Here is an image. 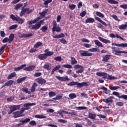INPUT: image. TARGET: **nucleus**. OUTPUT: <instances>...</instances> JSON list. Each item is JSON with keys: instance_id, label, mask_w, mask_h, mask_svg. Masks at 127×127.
I'll return each mask as SVG.
<instances>
[{"instance_id": "nucleus-1", "label": "nucleus", "mask_w": 127, "mask_h": 127, "mask_svg": "<svg viewBox=\"0 0 127 127\" xmlns=\"http://www.w3.org/2000/svg\"><path fill=\"white\" fill-rule=\"evenodd\" d=\"M97 76L99 77H103V79H107V80H115V79H117L116 77L113 76L112 75H108V73L104 72H97L96 73Z\"/></svg>"}, {"instance_id": "nucleus-2", "label": "nucleus", "mask_w": 127, "mask_h": 127, "mask_svg": "<svg viewBox=\"0 0 127 127\" xmlns=\"http://www.w3.org/2000/svg\"><path fill=\"white\" fill-rule=\"evenodd\" d=\"M67 86H77V88H82V87H88V83L86 82H78L77 81H71L69 83L67 84Z\"/></svg>"}, {"instance_id": "nucleus-3", "label": "nucleus", "mask_w": 127, "mask_h": 127, "mask_svg": "<svg viewBox=\"0 0 127 127\" xmlns=\"http://www.w3.org/2000/svg\"><path fill=\"white\" fill-rule=\"evenodd\" d=\"M36 105V103H27L24 104V107L26 108H22L21 109V110L19 111V112H20V113H21V115H22V113H24V111H25V110L30 109V108H29V107H32V106H35Z\"/></svg>"}, {"instance_id": "nucleus-4", "label": "nucleus", "mask_w": 127, "mask_h": 127, "mask_svg": "<svg viewBox=\"0 0 127 127\" xmlns=\"http://www.w3.org/2000/svg\"><path fill=\"white\" fill-rule=\"evenodd\" d=\"M33 10H34V9H29V8H24V7H23L20 13V16H23L25 13H26V14H29V13H31Z\"/></svg>"}, {"instance_id": "nucleus-5", "label": "nucleus", "mask_w": 127, "mask_h": 127, "mask_svg": "<svg viewBox=\"0 0 127 127\" xmlns=\"http://www.w3.org/2000/svg\"><path fill=\"white\" fill-rule=\"evenodd\" d=\"M73 68L75 70L78 69V70L76 71V74H81L85 71V68L83 67V66L80 64H76L73 66Z\"/></svg>"}, {"instance_id": "nucleus-6", "label": "nucleus", "mask_w": 127, "mask_h": 127, "mask_svg": "<svg viewBox=\"0 0 127 127\" xmlns=\"http://www.w3.org/2000/svg\"><path fill=\"white\" fill-rule=\"evenodd\" d=\"M79 53L82 57H90L93 55V54L89 53L88 51L80 50Z\"/></svg>"}, {"instance_id": "nucleus-7", "label": "nucleus", "mask_w": 127, "mask_h": 127, "mask_svg": "<svg viewBox=\"0 0 127 127\" xmlns=\"http://www.w3.org/2000/svg\"><path fill=\"white\" fill-rule=\"evenodd\" d=\"M40 19V17H38L37 18L34 19L33 20L28 21L27 23L28 24V28H32V25L31 24H33L34 23H36L37 21H38Z\"/></svg>"}, {"instance_id": "nucleus-8", "label": "nucleus", "mask_w": 127, "mask_h": 127, "mask_svg": "<svg viewBox=\"0 0 127 127\" xmlns=\"http://www.w3.org/2000/svg\"><path fill=\"white\" fill-rule=\"evenodd\" d=\"M94 18L95 19H96V20H97V21H99V22L102 23V24H103V25H104V26H108V25L111 26V23H108V24H107L106 22H104L103 20H102V19H101V18H99L98 17L95 16Z\"/></svg>"}, {"instance_id": "nucleus-9", "label": "nucleus", "mask_w": 127, "mask_h": 127, "mask_svg": "<svg viewBox=\"0 0 127 127\" xmlns=\"http://www.w3.org/2000/svg\"><path fill=\"white\" fill-rule=\"evenodd\" d=\"M56 79L60 80V81H70V78H68V76H66L65 77H61L59 76H56Z\"/></svg>"}, {"instance_id": "nucleus-10", "label": "nucleus", "mask_w": 127, "mask_h": 127, "mask_svg": "<svg viewBox=\"0 0 127 127\" xmlns=\"http://www.w3.org/2000/svg\"><path fill=\"white\" fill-rule=\"evenodd\" d=\"M36 81L38 84H40L41 85H43L46 83V80L44 78H38L36 79Z\"/></svg>"}, {"instance_id": "nucleus-11", "label": "nucleus", "mask_w": 127, "mask_h": 127, "mask_svg": "<svg viewBox=\"0 0 127 127\" xmlns=\"http://www.w3.org/2000/svg\"><path fill=\"white\" fill-rule=\"evenodd\" d=\"M32 35H33L32 33H30V34L23 33L21 34V35H19V37L20 38H27V37H31Z\"/></svg>"}, {"instance_id": "nucleus-12", "label": "nucleus", "mask_w": 127, "mask_h": 127, "mask_svg": "<svg viewBox=\"0 0 127 127\" xmlns=\"http://www.w3.org/2000/svg\"><path fill=\"white\" fill-rule=\"evenodd\" d=\"M112 46H117V47H127V43H122V44H117V43H112Z\"/></svg>"}, {"instance_id": "nucleus-13", "label": "nucleus", "mask_w": 127, "mask_h": 127, "mask_svg": "<svg viewBox=\"0 0 127 127\" xmlns=\"http://www.w3.org/2000/svg\"><path fill=\"white\" fill-rule=\"evenodd\" d=\"M111 56L110 55H106L103 57L102 61L103 62H109V60L111 59Z\"/></svg>"}, {"instance_id": "nucleus-14", "label": "nucleus", "mask_w": 127, "mask_h": 127, "mask_svg": "<svg viewBox=\"0 0 127 127\" xmlns=\"http://www.w3.org/2000/svg\"><path fill=\"white\" fill-rule=\"evenodd\" d=\"M113 52H115V55L119 56V54L121 53V51H119V48H117L116 47H112ZM118 53L119 54H118Z\"/></svg>"}, {"instance_id": "nucleus-15", "label": "nucleus", "mask_w": 127, "mask_h": 127, "mask_svg": "<svg viewBox=\"0 0 127 127\" xmlns=\"http://www.w3.org/2000/svg\"><path fill=\"white\" fill-rule=\"evenodd\" d=\"M20 109V105H12L10 107V110H11L13 112L19 110Z\"/></svg>"}, {"instance_id": "nucleus-16", "label": "nucleus", "mask_w": 127, "mask_h": 127, "mask_svg": "<svg viewBox=\"0 0 127 127\" xmlns=\"http://www.w3.org/2000/svg\"><path fill=\"white\" fill-rule=\"evenodd\" d=\"M35 68H36L35 65H31L30 66L24 68L23 70H24V71H33Z\"/></svg>"}, {"instance_id": "nucleus-17", "label": "nucleus", "mask_w": 127, "mask_h": 127, "mask_svg": "<svg viewBox=\"0 0 127 127\" xmlns=\"http://www.w3.org/2000/svg\"><path fill=\"white\" fill-rule=\"evenodd\" d=\"M110 37H111V38H120V39H121V40H124V38L121 37L120 35H119V34H110L109 35Z\"/></svg>"}, {"instance_id": "nucleus-18", "label": "nucleus", "mask_w": 127, "mask_h": 127, "mask_svg": "<svg viewBox=\"0 0 127 127\" xmlns=\"http://www.w3.org/2000/svg\"><path fill=\"white\" fill-rule=\"evenodd\" d=\"M13 115L15 119H16V118H20V117H23V115H22L19 111L13 112Z\"/></svg>"}, {"instance_id": "nucleus-19", "label": "nucleus", "mask_w": 127, "mask_h": 127, "mask_svg": "<svg viewBox=\"0 0 127 127\" xmlns=\"http://www.w3.org/2000/svg\"><path fill=\"white\" fill-rule=\"evenodd\" d=\"M98 38L100 41L103 42V43H105L106 44L111 43V41L108 39H104L101 37H99Z\"/></svg>"}, {"instance_id": "nucleus-20", "label": "nucleus", "mask_w": 127, "mask_h": 127, "mask_svg": "<svg viewBox=\"0 0 127 127\" xmlns=\"http://www.w3.org/2000/svg\"><path fill=\"white\" fill-rule=\"evenodd\" d=\"M38 58L40 59V60H44L47 58V57L46 56V54H40L38 56Z\"/></svg>"}, {"instance_id": "nucleus-21", "label": "nucleus", "mask_w": 127, "mask_h": 127, "mask_svg": "<svg viewBox=\"0 0 127 127\" xmlns=\"http://www.w3.org/2000/svg\"><path fill=\"white\" fill-rule=\"evenodd\" d=\"M8 39V43H11L12 41H13V39H14V34H11L9 36Z\"/></svg>"}, {"instance_id": "nucleus-22", "label": "nucleus", "mask_w": 127, "mask_h": 127, "mask_svg": "<svg viewBox=\"0 0 127 127\" xmlns=\"http://www.w3.org/2000/svg\"><path fill=\"white\" fill-rule=\"evenodd\" d=\"M70 64L71 65H75L78 63V62L77 60H76V59L75 58L71 57L70 58Z\"/></svg>"}, {"instance_id": "nucleus-23", "label": "nucleus", "mask_w": 127, "mask_h": 127, "mask_svg": "<svg viewBox=\"0 0 127 127\" xmlns=\"http://www.w3.org/2000/svg\"><path fill=\"white\" fill-rule=\"evenodd\" d=\"M112 99H114L113 96H110L108 99H104L103 102H105V103H113Z\"/></svg>"}, {"instance_id": "nucleus-24", "label": "nucleus", "mask_w": 127, "mask_h": 127, "mask_svg": "<svg viewBox=\"0 0 127 127\" xmlns=\"http://www.w3.org/2000/svg\"><path fill=\"white\" fill-rule=\"evenodd\" d=\"M7 47V45L5 44L0 48V56L4 52L5 47Z\"/></svg>"}, {"instance_id": "nucleus-25", "label": "nucleus", "mask_w": 127, "mask_h": 127, "mask_svg": "<svg viewBox=\"0 0 127 127\" xmlns=\"http://www.w3.org/2000/svg\"><path fill=\"white\" fill-rule=\"evenodd\" d=\"M39 28H40V24H38V23H36L32 26L31 29L32 30H34V29L37 30V29H39Z\"/></svg>"}, {"instance_id": "nucleus-26", "label": "nucleus", "mask_w": 127, "mask_h": 127, "mask_svg": "<svg viewBox=\"0 0 127 127\" xmlns=\"http://www.w3.org/2000/svg\"><path fill=\"white\" fill-rule=\"evenodd\" d=\"M86 23H93L95 22V19L93 18H88L85 20Z\"/></svg>"}, {"instance_id": "nucleus-27", "label": "nucleus", "mask_w": 127, "mask_h": 127, "mask_svg": "<svg viewBox=\"0 0 127 127\" xmlns=\"http://www.w3.org/2000/svg\"><path fill=\"white\" fill-rule=\"evenodd\" d=\"M24 67H26V64H22L21 66L15 67L14 68V71H19V70H21L22 69H23Z\"/></svg>"}, {"instance_id": "nucleus-28", "label": "nucleus", "mask_w": 127, "mask_h": 127, "mask_svg": "<svg viewBox=\"0 0 127 127\" xmlns=\"http://www.w3.org/2000/svg\"><path fill=\"white\" fill-rule=\"evenodd\" d=\"M95 44L97 46H99V47H103L104 46H103V44L101 43L99 40H95L94 41Z\"/></svg>"}, {"instance_id": "nucleus-29", "label": "nucleus", "mask_w": 127, "mask_h": 127, "mask_svg": "<svg viewBox=\"0 0 127 127\" xmlns=\"http://www.w3.org/2000/svg\"><path fill=\"white\" fill-rule=\"evenodd\" d=\"M52 31L53 33H54L55 31H56V32H60V31H61V28H60V27L56 26L55 27V28H54V29L52 28Z\"/></svg>"}, {"instance_id": "nucleus-30", "label": "nucleus", "mask_w": 127, "mask_h": 127, "mask_svg": "<svg viewBox=\"0 0 127 127\" xmlns=\"http://www.w3.org/2000/svg\"><path fill=\"white\" fill-rule=\"evenodd\" d=\"M21 90L22 92L26 93V94H28V95H30V94H31V92L28 91V88L27 87L22 88Z\"/></svg>"}, {"instance_id": "nucleus-31", "label": "nucleus", "mask_w": 127, "mask_h": 127, "mask_svg": "<svg viewBox=\"0 0 127 127\" xmlns=\"http://www.w3.org/2000/svg\"><path fill=\"white\" fill-rule=\"evenodd\" d=\"M60 68H61V66H60V65H59L56 66L52 70L51 74L53 75V74H54V72H55L56 71H57V70H59V69H60Z\"/></svg>"}, {"instance_id": "nucleus-32", "label": "nucleus", "mask_w": 127, "mask_h": 127, "mask_svg": "<svg viewBox=\"0 0 127 127\" xmlns=\"http://www.w3.org/2000/svg\"><path fill=\"white\" fill-rule=\"evenodd\" d=\"M16 21H17L19 24H22L24 22V20L20 17L17 16V18Z\"/></svg>"}, {"instance_id": "nucleus-33", "label": "nucleus", "mask_w": 127, "mask_h": 127, "mask_svg": "<svg viewBox=\"0 0 127 127\" xmlns=\"http://www.w3.org/2000/svg\"><path fill=\"white\" fill-rule=\"evenodd\" d=\"M53 38H63V37H65V35L63 33H61L59 35H55L53 36Z\"/></svg>"}, {"instance_id": "nucleus-34", "label": "nucleus", "mask_w": 127, "mask_h": 127, "mask_svg": "<svg viewBox=\"0 0 127 127\" xmlns=\"http://www.w3.org/2000/svg\"><path fill=\"white\" fill-rule=\"evenodd\" d=\"M119 29H121V30H125V29H127V24H122L121 25L119 26Z\"/></svg>"}, {"instance_id": "nucleus-35", "label": "nucleus", "mask_w": 127, "mask_h": 127, "mask_svg": "<svg viewBox=\"0 0 127 127\" xmlns=\"http://www.w3.org/2000/svg\"><path fill=\"white\" fill-rule=\"evenodd\" d=\"M16 76V73L15 72H13L11 73V74L7 76V79L8 80H10V79H12L13 77H15Z\"/></svg>"}, {"instance_id": "nucleus-36", "label": "nucleus", "mask_w": 127, "mask_h": 127, "mask_svg": "<svg viewBox=\"0 0 127 127\" xmlns=\"http://www.w3.org/2000/svg\"><path fill=\"white\" fill-rule=\"evenodd\" d=\"M36 87H37V83H36V82H34L31 88V89H30L31 92H34L35 91Z\"/></svg>"}, {"instance_id": "nucleus-37", "label": "nucleus", "mask_w": 127, "mask_h": 127, "mask_svg": "<svg viewBox=\"0 0 127 127\" xmlns=\"http://www.w3.org/2000/svg\"><path fill=\"white\" fill-rule=\"evenodd\" d=\"M25 80H26V77L20 78L17 80V83H18V84H20L21 82H23V81H25Z\"/></svg>"}, {"instance_id": "nucleus-38", "label": "nucleus", "mask_w": 127, "mask_h": 127, "mask_svg": "<svg viewBox=\"0 0 127 127\" xmlns=\"http://www.w3.org/2000/svg\"><path fill=\"white\" fill-rule=\"evenodd\" d=\"M44 0V4L45 5V7H48V4L50 3V2H52V0Z\"/></svg>"}, {"instance_id": "nucleus-39", "label": "nucleus", "mask_w": 127, "mask_h": 127, "mask_svg": "<svg viewBox=\"0 0 127 127\" xmlns=\"http://www.w3.org/2000/svg\"><path fill=\"white\" fill-rule=\"evenodd\" d=\"M88 117L89 119H91V120L96 119V114H92V113H89Z\"/></svg>"}, {"instance_id": "nucleus-40", "label": "nucleus", "mask_w": 127, "mask_h": 127, "mask_svg": "<svg viewBox=\"0 0 127 127\" xmlns=\"http://www.w3.org/2000/svg\"><path fill=\"white\" fill-rule=\"evenodd\" d=\"M42 45V43L41 42H37L34 46V48H35L36 49H37V48L40 47Z\"/></svg>"}, {"instance_id": "nucleus-41", "label": "nucleus", "mask_w": 127, "mask_h": 127, "mask_svg": "<svg viewBox=\"0 0 127 127\" xmlns=\"http://www.w3.org/2000/svg\"><path fill=\"white\" fill-rule=\"evenodd\" d=\"M22 6H23V4L18 3L15 5L14 9H18Z\"/></svg>"}, {"instance_id": "nucleus-42", "label": "nucleus", "mask_w": 127, "mask_h": 127, "mask_svg": "<svg viewBox=\"0 0 127 127\" xmlns=\"http://www.w3.org/2000/svg\"><path fill=\"white\" fill-rule=\"evenodd\" d=\"M107 1L109 3H111V4H118V3H119L118 1L115 0H108Z\"/></svg>"}, {"instance_id": "nucleus-43", "label": "nucleus", "mask_w": 127, "mask_h": 127, "mask_svg": "<svg viewBox=\"0 0 127 127\" xmlns=\"http://www.w3.org/2000/svg\"><path fill=\"white\" fill-rule=\"evenodd\" d=\"M41 30L44 33L48 30V27L47 26H44L41 28Z\"/></svg>"}, {"instance_id": "nucleus-44", "label": "nucleus", "mask_w": 127, "mask_h": 127, "mask_svg": "<svg viewBox=\"0 0 127 127\" xmlns=\"http://www.w3.org/2000/svg\"><path fill=\"white\" fill-rule=\"evenodd\" d=\"M35 118L36 119H46L47 117L44 115H35Z\"/></svg>"}, {"instance_id": "nucleus-45", "label": "nucleus", "mask_w": 127, "mask_h": 127, "mask_svg": "<svg viewBox=\"0 0 127 127\" xmlns=\"http://www.w3.org/2000/svg\"><path fill=\"white\" fill-rule=\"evenodd\" d=\"M16 16L17 17H16L14 14H12L10 15V18H11L12 20L16 21V20H17V15H16Z\"/></svg>"}, {"instance_id": "nucleus-46", "label": "nucleus", "mask_w": 127, "mask_h": 127, "mask_svg": "<svg viewBox=\"0 0 127 127\" xmlns=\"http://www.w3.org/2000/svg\"><path fill=\"white\" fill-rule=\"evenodd\" d=\"M6 83L7 84V86L9 87L11 86V85H12L13 83H14V81H13V80H8Z\"/></svg>"}, {"instance_id": "nucleus-47", "label": "nucleus", "mask_w": 127, "mask_h": 127, "mask_svg": "<svg viewBox=\"0 0 127 127\" xmlns=\"http://www.w3.org/2000/svg\"><path fill=\"white\" fill-rule=\"evenodd\" d=\"M43 68L44 69H46V70H50V69H51V67H50V65H49V64H44Z\"/></svg>"}, {"instance_id": "nucleus-48", "label": "nucleus", "mask_w": 127, "mask_h": 127, "mask_svg": "<svg viewBox=\"0 0 127 127\" xmlns=\"http://www.w3.org/2000/svg\"><path fill=\"white\" fill-rule=\"evenodd\" d=\"M63 67L64 68H67V69H72L73 66L71 64H64Z\"/></svg>"}, {"instance_id": "nucleus-49", "label": "nucleus", "mask_w": 127, "mask_h": 127, "mask_svg": "<svg viewBox=\"0 0 127 127\" xmlns=\"http://www.w3.org/2000/svg\"><path fill=\"white\" fill-rule=\"evenodd\" d=\"M120 86L109 87V89L111 90V91H116V90H118V89H120Z\"/></svg>"}, {"instance_id": "nucleus-50", "label": "nucleus", "mask_w": 127, "mask_h": 127, "mask_svg": "<svg viewBox=\"0 0 127 127\" xmlns=\"http://www.w3.org/2000/svg\"><path fill=\"white\" fill-rule=\"evenodd\" d=\"M17 26H18L17 24L12 25L8 28V29L9 30H11L12 29H15V28H16Z\"/></svg>"}, {"instance_id": "nucleus-51", "label": "nucleus", "mask_w": 127, "mask_h": 127, "mask_svg": "<svg viewBox=\"0 0 127 127\" xmlns=\"http://www.w3.org/2000/svg\"><path fill=\"white\" fill-rule=\"evenodd\" d=\"M96 15L102 18L105 17V15H104V14L101 13V12H96Z\"/></svg>"}, {"instance_id": "nucleus-52", "label": "nucleus", "mask_w": 127, "mask_h": 127, "mask_svg": "<svg viewBox=\"0 0 127 127\" xmlns=\"http://www.w3.org/2000/svg\"><path fill=\"white\" fill-rule=\"evenodd\" d=\"M29 122H30V119L29 118H26L24 120H20V123H22V124H24V123H28Z\"/></svg>"}, {"instance_id": "nucleus-53", "label": "nucleus", "mask_w": 127, "mask_h": 127, "mask_svg": "<svg viewBox=\"0 0 127 127\" xmlns=\"http://www.w3.org/2000/svg\"><path fill=\"white\" fill-rule=\"evenodd\" d=\"M77 96L74 93H70L69 94V97L70 99L73 100V99H75Z\"/></svg>"}, {"instance_id": "nucleus-54", "label": "nucleus", "mask_w": 127, "mask_h": 127, "mask_svg": "<svg viewBox=\"0 0 127 127\" xmlns=\"http://www.w3.org/2000/svg\"><path fill=\"white\" fill-rule=\"evenodd\" d=\"M60 42L63 44H68V42L65 40L64 38H62V39H60Z\"/></svg>"}, {"instance_id": "nucleus-55", "label": "nucleus", "mask_w": 127, "mask_h": 127, "mask_svg": "<svg viewBox=\"0 0 127 127\" xmlns=\"http://www.w3.org/2000/svg\"><path fill=\"white\" fill-rule=\"evenodd\" d=\"M49 96L50 98H51L52 97H54L55 96H56V93L53 91H51L49 93Z\"/></svg>"}, {"instance_id": "nucleus-56", "label": "nucleus", "mask_w": 127, "mask_h": 127, "mask_svg": "<svg viewBox=\"0 0 127 127\" xmlns=\"http://www.w3.org/2000/svg\"><path fill=\"white\" fill-rule=\"evenodd\" d=\"M45 54L47 57H48L49 56H52V55H53V54H54V52L49 51L45 53Z\"/></svg>"}, {"instance_id": "nucleus-57", "label": "nucleus", "mask_w": 127, "mask_h": 127, "mask_svg": "<svg viewBox=\"0 0 127 127\" xmlns=\"http://www.w3.org/2000/svg\"><path fill=\"white\" fill-rule=\"evenodd\" d=\"M113 95L114 96H116L118 98H121V96L120 95V93L117 91H114L113 92Z\"/></svg>"}, {"instance_id": "nucleus-58", "label": "nucleus", "mask_w": 127, "mask_h": 127, "mask_svg": "<svg viewBox=\"0 0 127 127\" xmlns=\"http://www.w3.org/2000/svg\"><path fill=\"white\" fill-rule=\"evenodd\" d=\"M45 10L46 11H43V12L39 13L40 15H41V16H43V17H44V16H45V14H46V13H47V11L48 10L47 9H46Z\"/></svg>"}, {"instance_id": "nucleus-59", "label": "nucleus", "mask_w": 127, "mask_h": 127, "mask_svg": "<svg viewBox=\"0 0 127 127\" xmlns=\"http://www.w3.org/2000/svg\"><path fill=\"white\" fill-rule=\"evenodd\" d=\"M89 52H97L98 51V49L96 48H93L88 50Z\"/></svg>"}, {"instance_id": "nucleus-60", "label": "nucleus", "mask_w": 127, "mask_h": 127, "mask_svg": "<svg viewBox=\"0 0 127 127\" xmlns=\"http://www.w3.org/2000/svg\"><path fill=\"white\" fill-rule=\"evenodd\" d=\"M84 119L85 120V121H86V123H87V124L89 126L92 125V122H91V120H89L87 118H84Z\"/></svg>"}, {"instance_id": "nucleus-61", "label": "nucleus", "mask_w": 127, "mask_h": 127, "mask_svg": "<svg viewBox=\"0 0 127 127\" xmlns=\"http://www.w3.org/2000/svg\"><path fill=\"white\" fill-rule=\"evenodd\" d=\"M75 7H76V5L74 4H72L71 5H69V8L71 9V10H73L75 9Z\"/></svg>"}, {"instance_id": "nucleus-62", "label": "nucleus", "mask_w": 127, "mask_h": 127, "mask_svg": "<svg viewBox=\"0 0 127 127\" xmlns=\"http://www.w3.org/2000/svg\"><path fill=\"white\" fill-rule=\"evenodd\" d=\"M124 102H118L116 103V106H118V107H123L124 106Z\"/></svg>"}, {"instance_id": "nucleus-63", "label": "nucleus", "mask_w": 127, "mask_h": 127, "mask_svg": "<svg viewBox=\"0 0 127 127\" xmlns=\"http://www.w3.org/2000/svg\"><path fill=\"white\" fill-rule=\"evenodd\" d=\"M29 125H30V126H36L37 123L36 122H35V121L34 120H32L31 121L30 123H29Z\"/></svg>"}, {"instance_id": "nucleus-64", "label": "nucleus", "mask_w": 127, "mask_h": 127, "mask_svg": "<svg viewBox=\"0 0 127 127\" xmlns=\"http://www.w3.org/2000/svg\"><path fill=\"white\" fill-rule=\"evenodd\" d=\"M54 60L56 61H61L62 60V58H61L60 56H58L54 58Z\"/></svg>"}]
</instances>
